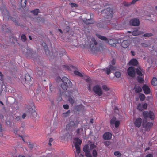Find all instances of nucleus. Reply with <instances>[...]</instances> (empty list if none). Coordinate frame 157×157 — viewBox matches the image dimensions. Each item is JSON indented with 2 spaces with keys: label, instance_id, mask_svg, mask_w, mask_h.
<instances>
[{
  "label": "nucleus",
  "instance_id": "obj_6",
  "mask_svg": "<svg viewBox=\"0 0 157 157\" xmlns=\"http://www.w3.org/2000/svg\"><path fill=\"white\" fill-rule=\"evenodd\" d=\"M92 43L90 44V47L92 51H97L100 49V48H98L96 46L97 44V42L94 38H92Z\"/></svg>",
  "mask_w": 157,
  "mask_h": 157
},
{
  "label": "nucleus",
  "instance_id": "obj_25",
  "mask_svg": "<svg viewBox=\"0 0 157 157\" xmlns=\"http://www.w3.org/2000/svg\"><path fill=\"white\" fill-rule=\"evenodd\" d=\"M29 111L30 113H31V111H32V115L33 117H36L37 115V113L34 109L30 108H29Z\"/></svg>",
  "mask_w": 157,
  "mask_h": 157
},
{
  "label": "nucleus",
  "instance_id": "obj_5",
  "mask_svg": "<svg viewBox=\"0 0 157 157\" xmlns=\"http://www.w3.org/2000/svg\"><path fill=\"white\" fill-rule=\"evenodd\" d=\"M23 53L26 56L27 58L33 57L36 54V52L32 51L31 49H25Z\"/></svg>",
  "mask_w": 157,
  "mask_h": 157
},
{
  "label": "nucleus",
  "instance_id": "obj_24",
  "mask_svg": "<svg viewBox=\"0 0 157 157\" xmlns=\"http://www.w3.org/2000/svg\"><path fill=\"white\" fill-rule=\"evenodd\" d=\"M84 106L82 104H81L77 105L76 106V110L77 111H80L84 108Z\"/></svg>",
  "mask_w": 157,
  "mask_h": 157
},
{
  "label": "nucleus",
  "instance_id": "obj_31",
  "mask_svg": "<svg viewBox=\"0 0 157 157\" xmlns=\"http://www.w3.org/2000/svg\"><path fill=\"white\" fill-rule=\"evenodd\" d=\"M136 72L137 74L138 75V76H143V77H144V75L139 69H137L136 70Z\"/></svg>",
  "mask_w": 157,
  "mask_h": 157
},
{
  "label": "nucleus",
  "instance_id": "obj_30",
  "mask_svg": "<svg viewBox=\"0 0 157 157\" xmlns=\"http://www.w3.org/2000/svg\"><path fill=\"white\" fill-rule=\"evenodd\" d=\"M70 112V110H68L66 112L63 113L62 114V117H65L68 116L69 115Z\"/></svg>",
  "mask_w": 157,
  "mask_h": 157
},
{
  "label": "nucleus",
  "instance_id": "obj_14",
  "mask_svg": "<svg viewBox=\"0 0 157 157\" xmlns=\"http://www.w3.org/2000/svg\"><path fill=\"white\" fill-rule=\"evenodd\" d=\"M96 36L97 37H98V38H99L101 40L107 41V42L109 44H110V42L113 41V40H112L110 39L109 40H108V39L106 38L105 37L102 36L101 35H100L96 34Z\"/></svg>",
  "mask_w": 157,
  "mask_h": 157
},
{
  "label": "nucleus",
  "instance_id": "obj_28",
  "mask_svg": "<svg viewBox=\"0 0 157 157\" xmlns=\"http://www.w3.org/2000/svg\"><path fill=\"white\" fill-rule=\"evenodd\" d=\"M75 123L74 121H71L70 122L69 124H67L66 126V129L68 128V127H72L75 126Z\"/></svg>",
  "mask_w": 157,
  "mask_h": 157
},
{
  "label": "nucleus",
  "instance_id": "obj_41",
  "mask_svg": "<svg viewBox=\"0 0 157 157\" xmlns=\"http://www.w3.org/2000/svg\"><path fill=\"white\" fill-rule=\"evenodd\" d=\"M68 101L71 105H73L74 103V100L71 97H69V98Z\"/></svg>",
  "mask_w": 157,
  "mask_h": 157
},
{
  "label": "nucleus",
  "instance_id": "obj_40",
  "mask_svg": "<svg viewBox=\"0 0 157 157\" xmlns=\"http://www.w3.org/2000/svg\"><path fill=\"white\" fill-rule=\"evenodd\" d=\"M69 4L71 6L72 8H73V7H75V8L77 7H78V5L77 4H75V3H70Z\"/></svg>",
  "mask_w": 157,
  "mask_h": 157
},
{
  "label": "nucleus",
  "instance_id": "obj_45",
  "mask_svg": "<svg viewBox=\"0 0 157 157\" xmlns=\"http://www.w3.org/2000/svg\"><path fill=\"white\" fill-rule=\"evenodd\" d=\"M152 36V34L151 33H148L144 34L143 35V36L144 37H149Z\"/></svg>",
  "mask_w": 157,
  "mask_h": 157
},
{
  "label": "nucleus",
  "instance_id": "obj_47",
  "mask_svg": "<svg viewBox=\"0 0 157 157\" xmlns=\"http://www.w3.org/2000/svg\"><path fill=\"white\" fill-rule=\"evenodd\" d=\"M96 147V146L94 145V144H90V150H91L95 148Z\"/></svg>",
  "mask_w": 157,
  "mask_h": 157
},
{
  "label": "nucleus",
  "instance_id": "obj_44",
  "mask_svg": "<svg viewBox=\"0 0 157 157\" xmlns=\"http://www.w3.org/2000/svg\"><path fill=\"white\" fill-rule=\"evenodd\" d=\"M39 10H31V13H33L34 15H37L38 13Z\"/></svg>",
  "mask_w": 157,
  "mask_h": 157
},
{
  "label": "nucleus",
  "instance_id": "obj_16",
  "mask_svg": "<svg viewBox=\"0 0 157 157\" xmlns=\"http://www.w3.org/2000/svg\"><path fill=\"white\" fill-rule=\"evenodd\" d=\"M42 45L44 48L46 55H48V54H49L48 46L45 42H43L42 43Z\"/></svg>",
  "mask_w": 157,
  "mask_h": 157
},
{
  "label": "nucleus",
  "instance_id": "obj_29",
  "mask_svg": "<svg viewBox=\"0 0 157 157\" xmlns=\"http://www.w3.org/2000/svg\"><path fill=\"white\" fill-rule=\"evenodd\" d=\"M143 78V76H138L137 77L138 82L140 83H143L144 81Z\"/></svg>",
  "mask_w": 157,
  "mask_h": 157
},
{
  "label": "nucleus",
  "instance_id": "obj_53",
  "mask_svg": "<svg viewBox=\"0 0 157 157\" xmlns=\"http://www.w3.org/2000/svg\"><path fill=\"white\" fill-rule=\"evenodd\" d=\"M97 26L98 28H101L103 27V25L99 23L97 24Z\"/></svg>",
  "mask_w": 157,
  "mask_h": 157
},
{
  "label": "nucleus",
  "instance_id": "obj_11",
  "mask_svg": "<svg viewBox=\"0 0 157 157\" xmlns=\"http://www.w3.org/2000/svg\"><path fill=\"white\" fill-rule=\"evenodd\" d=\"M142 123V119L140 117L136 118L134 122V125L137 128H139L141 126Z\"/></svg>",
  "mask_w": 157,
  "mask_h": 157
},
{
  "label": "nucleus",
  "instance_id": "obj_12",
  "mask_svg": "<svg viewBox=\"0 0 157 157\" xmlns=\"http://www.w3.org/2000/svg\"><path fill=\"white\" fill-rule=\"evenodd\" d=\"M6 15L4 14L3 15V17L5 18H6V19H10L12 21L14 22L15 23H17V21L16 19V18H13L11 16H10V15L9 13L8 12V10H6Z\"/></svg>",
  "mask_w": 157,
  "mask_h": 157
},
{
  "label": "nucleus",
  "instance_id": "obj_49",
  "mask_svg": "<svg viewBox=\"0 0 157 157\" xmlns=\"http://www.w3.org/2000/svg\"><path fill=\"white\" fill-rule=\"evenodd\" d=\"M63 108L65 109H67L69 108V105L67 104L63 105Z\"/></svg>",
  "mask_w": 157,
  "mask_h": 157
},
{
  "label": "nucleus",
  "instance_id": "obj_35",
  "mask_svg": "<svg viewBox=\"0 0 157 157\" xmlns=\"http://www.w3.org/2000/svg\"><path fill=\"white\" fill-rule=\"evenodd\" d=\"M74 74L75 75H76L80 76V77H82V74L80 73L78 71H74Z\"/></svg>",
  "mask_w": 157,
  "mask_h": 157
},
{
  "label": "nucleus",
  "instance_id": "obj_32",
  "mask_svg": "<svg viewBox=\"0 0 157 157\" xmlns=\"http://www.w3.org/2000/svg\"><path fill=\"white\" fill-rule=\"evenodd\" d=\"M116 118L115 117H113L110 120V123L111 125H113L115 122L116 121Z\"/></svg>",
  "mask_w": 157,
  "mask_h": 157
},
{
  "label": "nucleus",
  "instance_id": "obj_61",
  "mask_svg": "<svg viewBox=\"0 0 157 157\" xmlns=\"http://www.w3.org/2000/svg\"><path fill=\"white\" fill-rule=\"evenodd\" d=\"M57 80L58 81H62V79L59 76H58L57 78Z\"/></svg>",
  "mask_w": 157,
  "mask_h": 157
},
{
  "label": "nucleus",
  "instance_id": "obj_38",
  "mask_svg": "<svg viewBox=\"0 0 157 157\" xmlns=\"http://www.w3.org/2000/svg\"><path fill=\"white\" fill-rule=\"evenodd\" d=\"M120 124V121H116L114 123L115 127L117 128L119 126Z\"/></svg>",
  "mask_w": 157,
  "mask_h": 157
},
{
  "label": "nucleus",
  "instance_id": "obj_39",
  "mask_svg": "<svg viewBox=\"0 0 157 157\" xmlns=\"http://www.w3.org/2000/svg\"><path fill=\"white\" fill-rule=\"evenodd\" d=\"M86 24L88 25L89 24H91L93 23V21L92 19H87L86 21Z\"/></svg>",
  "mask_w": 157,
  "mask_h": 157
},
{
  "label": "nucleus",
  "instance_id": "obj_64",
  "mask_svg": "<svg viewBox=\"0 0 157 157\" xmlns=\"http://www.w3.org/2000/svg\"><path fill=\"white\" fill-rule=\"evenodd\" d=\"M26 116V115L25 113H23L22 116V118L23 119H24L25 117Z\"/></svg>",
  "mask_w": 157,
  "mask_h": 157
},
{
  "label": "nucleus",
  "instance_id": "obj_48",
  "mask_svg": "<svg viewBox=\"0 0 157 157\" xmlns=\"http://www.w3.org/2000/svg\"><path fill=\"white\" fill-rule=\"evenodd\" d=\"M102 88L104 90L106 91L109 90V89L105 85H103L102 86Z\"/></svg>",
  "mask_w": 157,
  "mask_h": 157
},
{
  "label": "nucleus",
  "instance_id": "obj_15",
  "mask_svg": "<svg viewBox=\"0 0 157 157\" xmlns=\"http://www.w3.org/2000/svg\"><path fill=\"white\" fill-rule=\"evenodd\" d=\"M112 134L109 132L104 133L103 135V138L105 140H109L112 138Z\"/></svg>",
  "mask_w": 157,
  "mask_h": 157
},
{
  "label": "nucleus",
  "instance_id": "obj_52",
  "mask_svg": "<svg viewBox=\"0 0 157 157\" xmlns=\"http://www.w3.org/2000/svg\"><path fill=\"white\" fill-rule=\"evenodd\" d=\"M139 0H133L131 2H130L131 5L134 4L136 2L139 1Z\"/></svg>",
  "mask_w": 157,
  "mask_h": 157
},
{
  "label": "nucleus",
  "instance_id": "obj_57",
  "mask_svg": "<svg viewBox=\"0 0 157 157\" xmlns=\"http://www.w3.org/2000/svg\"><path fill=\"white\" fill-rule=\"evenodd\" d=\"M0 76L1 77V80L2 81H3V75L0 72Z\"/></svg>",
  "mask_w": 157,
  "mask_h": 157
},
{
  "label": "nucleus",
  "instance_id": "obj_42",
  "mask_svg": "<svg viewBox=\"0 0 157 157\" xmlns=\"http://www.w3.org/2000/svg\"><path fill=\"white\" fill-rule=\"evenodd\" d=\"M114 154L115 155L118 156V157H120L121 155V154L118 151H115Z\"/></svg>",
  "mask_w": 157,
  "mask_h": 157
},
{
  "label": "nucleus",
  "instance_id": "obj_22",
  "mask_svg": "<svg viewBox=\"0 0 157 157\" xmlns=\"http://www.w3.org/2000/svg\"><path fill=\"white\" fill-rule=\"evenodd\" d=\"M25 82L27 84L29 83L31 79L29 75H26L24 77Z\"/></svg>",
  "mask_w": 157,
  "mask_h": 157
},
{
  "label": "nucleus",
  "instance_id": "obj_37",
  "mask_svg": "<svg viewBox=\"0 0 157 157\" xmlns=\"http://www.w3.org/2000/svg\"><path fill=\"white\" fill-rule=\"evenodd\" d=\"M115 75L117 78H119L121 75V74L120 72L119 71H117L115 72Z\"/></svg>",
  "mask_w": 157,
  "mask_h": 157
},
{
  "label": "nucleus",
  "instance_id": "obj_62",
  "mask_svg": "<svg viewBox=\"0 0 157 157\" xmlns=\"http://www.w3.org/2000/svg\"><path fill=\"white\" fill-rule=\"evenodd\" d=\"M146 157H153V155L151 154H149L147 155Z\"/></svg>",
  "mask_w": 157,
  "mask_h": 157
},
{
  "label": "nucleus",
  "instance_id": "obj_19",
  "mask_svg": "<svg viewBox=\"0 0 157 157\" xmlns=\"http://www.w3.org/2000/svg\"><path fill=\"white\" fill-rule=\"evenodd\" d=\"M129 42L128 40H125L123 41L121 44V46L124 48H126L129 44Z\"/></svg>",
  "mask_w": 157,
  "mask_h": 157
},
{
  "label": "nucleus",
  "instance_id": "obj_1",
  "mask_svg": "<svg viewBox=\"0 0 157 157\" xmlns=\"http://www.w3.org/2000/svg\"><path fill=\"white\" fill-rule=\"evenodd\" d=\"M63 83L61 85V87L64 91L67 90L68 88H70L72 86V83L70 80L67 77L62 78Z\"/></svg>",
  "mask_w": 157,
  "mask_h": 157
},
{
  "label": "nucleus",
  "instance_id": "obj_56",
  "mask_svg": "<svg viewBox=\"0 0 157 157\" xmlns=\"http://www.w3.org/2000/svg\"><path fill=\"white\" fill-rule=\"evenodd\" d=\"M46 6L45 4H43L42 5V6H41L40 9L42 10L43 9H45V7Z\"/></svg>",
  "mask_w": 157,
  "mask_h": 157
},
{
  "label": "nucleus",
  "instance_id": "obj_34",
  "mask_svg": "<svg viewBox=\"0 0 157 157\" xmlns=\"http://www.w3.org/2000/svg\"><path fill=\"white\" fill-rule=\"evenodd\" d=\"M142 91V89L140 86H138L135 89V92L136 93H138Z\"/></svg>",
  "mask_w": 157,
  "mask_h": 157
},
{
  "label": "nucleus",
  "instance_id": "obj_10",
  "mask_svg": "<svg viewBox=\"0 0 157 157\" xmlns=\"http://www.w3.org/2000/svg\"><path fill=\"white\" fill-rule=\"evenodd\" d=\"M139 20L137 18H133L131 19L129 22L130 25L134 26H138L140 24Z\"/></svg>",
  "mask_w": 157,
  "mask_h": 157
},
{
  "label": "nucleus",
  "instance_id": "obj_50",
  "mask_svg": "<svg viewBox=\"0 0 157 157\" xmlns=\"http://www.w3.org/2000/svg\"><path fill=\"white\" fill-rule=\"evenodd\" d=\"M147 107V104L146 103H144L142 105V107L144 109H146Z\"/></svg>",
  "mask_w": 157,
  "mask_h": 157
},
{
  "label": "nucleus",
  "instance_id": "obj_55",
  "mask_svg": "<svg viewBox=\"0 0 157 157\" xmlns=\"http://www.w3.org/2000/svg\"><path fill=\"white\" fill-rule=\"evenodd\" d=\"M141 45L142 46L144 47H148V45L145 43H142Z\"/></svg>",
  "mask_w": 157,
  "mask_h": 157
},
{
  "label": "nucleus",
  "instance_id": "obj_9",
  "mask_svg": "<svg viewBox=\"0 0 157 157\" xmlns=\"http://www.w3.org/2000/svg\"><path fill=\"white\" fill-rule=\"evenodd\" d=\"M127 73L130 77H134L135 74V68L133 67H129L127 69Z\"/></svg>",
  "mask_w": 157,
  "mask_h": 157
},
{
  "label": "nucleus",
  "instance_id": "obj_13",
  "mask_svg": "<svg viewBox=\"0 0 157 157\" xmlns=\"http://www.w3.org/2000/svg\"><path fill=\"white\" fill-rule=\"evenodd\" d=\"M143 127L144 128L146 131H148L150 130L151 127L153 125V124L151 122H147L146 124L144 123L142 124Z\"/></svg>",
  "mask_w": 157,
  "mask_h": 157
},
{
  "label": "nucleus",
  "instance_id": "obj_46",
  "mask_svg": "<svg viewBox=\"0 0 157 157\" xmlns=\"http://www.w3.org/2000/svg\"><path fill=\"white\" fill-rule=\"evenodd\" d=\"M92 155L94 157H97V152L95 149H94L92 152Z\"/></svg>",
  "mask_w": 157,
  "mask_h": 157
},
{
  "label": "nucleus",
  "instance_id": "obj_59",
  "mask_svg": "<svg viewBox=\"0 0 157 157\" xmlns=\"http://www.w3.org/2000/svg\"><path fill=\"white\" fill-rule=\"evenodd\" d=\"M111 63L113 65H114L115 63V61L114 59H113L111 61Z\"/></svg>",
  "mask_w": 157,
  "mask_h": 157
},
{
  "label": "nucleus",
  "instance_id": "obj_33",
  "mask_svg": "<svg viewBox=\"0 0 157 157\" xmlns=\"http://www.w3.org/2000/svg\"><path fill=\"white\" fill-rule=\"evenodd\" d=\"M139 97L141 101H143L145 98V96L143 94H140Z\"/></svg>",
  "mask_w": 157,
  "mask_h": 157
},
{
  "label": "nucleus",
  "instance_id": "obj_54",
  "mask_svg": "<svg viewBox=\"0 0 157 157\" xmlns=\"http://www.w3.org/2000/svg\"><path fill=\"white\" fill-rule=\"evenodd\" d=\"M70 28L69 26H67L65 28V30L66 32H68L70 30Z\"/></svg>",
  "mask_w": 157,
  "mask_h": 157
},
{
  "label": "nucleus",
  "instance_id": "obj_4",
  "mask_svg": "<svg viewBox=\"0 0 157 157\" xmlns=\"http://www.w3.org/2000/svg\"><path fill=\"white\" fill-rule=\"evenodd\" d=\"M113 10H106L105 12V15L103 16L104 17L105 19L108 20H105V21L107 23H111L110 22V20H111L112 17L113 15Z\"/></svg>",
  "mask_w": 157,
  "mask_h": 157
},
{
  "label": "nucleus",
  "instance_id": "obj_23",
  "mask_svg": "<svg viewBox=\"0 0 157 157\" xmlns=\"http://www.w3.org/2000/svg\"><path fill=\"white\" fill-rule=\"evenodd\" d=\"M28 0H21V5L22 9H24L26 6V3Z\"/></svg>",
  "mask_w": 157,
  "mask_h": 157
},
{
  "label": "nucleus",
  "instance_id": "obj_27",
  "mask_svg": "<svg viewBox=\"0 0 157 157\" xmlns=\"http://www.w3.org/2000/svg\"><path fill=\"white\" fill-rule=\"evenodd\" d=\"M151 84L154 86H156L157 85V79L156 77H154L151 80Z\"/></svg>",
  "mask_w": 157,
  "mask_h": 157
},
{
  "label": "nucleus",
  "instance_id": "obj_36",
  "mask_svg": "<svg viewBox=\"0 0 157 157\" xmlns=\"http://www.w3.org/2000/svg\"><path fill=\"white\" fill-rule=\"evenodd\" d=\"M22 41L25 42L26 40L27 39L26 36L24 34H22L21 37Z\"/></svg>",
  "mask_w": 157,
  "mask_h": 157
},
{
  "label": "nucleus",
  "instance_id": "obj_60",
  "mask_svg": "<svg viewBox=\"0 0 157 157\" xmlns=\"http://www.w3.org/2000/svg\"><path fill=\"white\" fill-rule=\"evenodd\" d=\"M77 134H79L80 133V129L79 128L76 131Z\"/></svg>",
  "mask_w": 157,
  "mask_h": 157
},
{
  "label": "nucleus",
  "instance_id": "obj_43",
  "mask_svg": "<svg viewBox=\"0 0 157 157\" xmlns=\"http://www.w3.org/2000/svg\"><path fill=\"white\" fill-rule=\"evenodd\" d=\"M123 4L125 6L127 7H128L130 6V5H131V3H130V2H128L126 1L124 2Z\"/></svg>",
  "mask_w": 157,
  "mask_h": 157
},
{
  "label": "nucleus",
  "instance_id": "obj_18",
  "mask_svg": "<svg viewBox=\"0 0 157 157\" xmlns=\"http://www.w3.org/2000/svg\"><path fill=\"white\" fill-rule=\"evenodd\" d=\"M142 89L144 93L145 94H148L150 92L149 87L146 85L144 84L142 87Z\"/></svg>",
  "mask_w": 157,
  "mask_h": 157
},
{
  "label": "nucleus",
  "instance_id": "obj_7",
  "mask_svg": "<svg viewBox=\"0 0 157 157\" xmlns=\"http://www.w3.org/2000/svg\"><path fill=\"white\" fill-rule=\"evenodd\" d=\"M93 90L94 92L98 96H101L102 94L101 89L98 85L94 86L93 88Z\"/></svg>",
  "mask_w": 157,
  "mask_h": 157
},
{
  "label": "nucleus",
  "instance_id": "obj_26",
  "mask_svg": "<svg viewBox=\"0 0 157 157\" xmlns=\"http://www.w3.org/2000/svg\"><path fill=\"white\" fill-rule=\"evenodd\" d=\"M36 73L37 75H38L39 76L45 75V73L44 72H43V70H39L38 68L37 69L36 71Z\"/></svg>",
  "mask_w": 157,
  "mask_h": 157
},
{
  "label": "nucleus",
  "instance_id": "obj_8",
  "mask_svg": "<svg viewBox=\"0 0 157 157\" xmlns=\"http://www.w3.org/2000/svg\"><path fill=\"white\" fill-rule=\"evenodd\" d=\"M83 150L85 153L86 156L87 157H92V155L90 153V150L89 146L88 144L85 145L83 148Z\"/></svg>",
  "mask_w": 157,
  "mask_h": 157
},
{
  "label": "nucleus",
  "instance_id": "obj_2",
  "mask_svg": "<svg viewBox=\"0 0 157 157\" xmlns=\"http://www.w3.org/2000/svg\"><path fill=\"white\" fill-rule=\"evenodd\" d=\"M75 142L74 143V145L76 149V153L75 152V157H76L78 155L80 151V145H81L82 141L78 138H75Z\"/></svg>",
  "mask_w": 157,
  "mask_h": 157
},
{
  "label": "nucleus",
  "instance_id": "obj_51",
  "mask_svg": "<svg viewBox=\"0 0 157 157\" xmlns=\"http://www.w3.org/2000/svg\"><path fill=\"white\" fill-rule=\"evenodd\" d=\"M110 142L109 141H105V143L104 144L106 146H109L110 145Z\"/></svg>",
  "mask_w": 157,
  "mask_h": 157
},
{
  "label": "nucleus",
  "instance_id": "obj_21",
  "mask_svg": "<svg viewBox=\"0 0 157 157\" xmlns=\"http://www.w3.org/2000/svg\"><path fill=\"white\" fill-rule=\"evenodd\" d=\"M138 62L135 59H133L130 60L129 63L130 65L136 66L138 65Z\"/></svg>",
  "mask_w": 157,
  "mask_h": 157
},
{
  "label": "nucleus",
  "instance_id": "obj_17",
  "mask_svg": "<svg viewBox=\"0 0 157 157\" xmlns=\"http://www.w3.org/2000/svg\"><path fill=\"white\" fill-rule=\"evenodd\" d=\"M116 69V67L111 65H109L106 68V72L107 74L109 75L110 74L111 71L115 70Z\"/></svg>",
  "mask_w": 157,
  "mask_h": 157
},
{
  "label": "nucleus",
  "instance_id": "obj_3",
  "mask_svg": "<svg viewBox=\"0 0 157 157\" xmlns=\"http://www.w3.org/2000/svg\"><path fill=\"white\" fill-rule=\"evenodd\" d=\"M143 116L145 119H147L148 118H150L151 120H153L155 118L154 113L151 111H144L143 112Z\"/></svg>",
  "mask_w": 157,
  "mask_h": 157
},
{
  "label": "nucleus",
  "instance_id": "obj_20",
  "mask_svg": "<svg viewBox=\"0 0 157 157\" xmlns=\"http://www.w3.org/2000/svg\"><path fill=\"white\" fill-rule=\"evenodd\" d=\"M144 33L143 32L140 31L137 29H135L132 32V35L133 36H136L140 34H142Z\"/></svg>",
  "mask_w": 157,
  "mask_h": 157
},
{
  "label": "nucleus",
  "instance_id": "obj_58",
  "mask_svg": "<svg viewBox=\"0 0 157 157\" xmlns=\"http://www.w3.org/2000/svg\"><path fill=\"white\" fill-rule=\"evenodd\" d=\"M65 54V52H62L59 54L60 57H61L63 56V55Z\"/></svg>",
  "mask_w": 157,
  "mask_h": 157
},
{
  "label": "nucleus",
  "instance_id": "obj_63",
  "mask_svg": "<svg viewBox=\"0 0 157 157\" xmlns=\"http://www.w3.org/2000/svg\"><path fill=\"white\" fill-rule=\"evenodd\" d=\"M15 119L16 120L18 121L20 120V117L19 116H16Z\"/></svg>",
  "mask_w": 157,
  "mask_h": 157
}]
</instances>
